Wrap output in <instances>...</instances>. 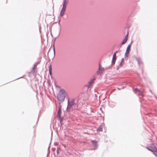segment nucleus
I'll return each instance as SVG.
<instances>
[{
  "mask_svg": "<svg viewBox=\"0 0 157 157\" xmlns=\"http://www.w3.org/2000/svg\"><path fill=\"white\" fill-rule=\"evenodd\" d=\"M36 65H35L33 68V70L35 71V70L36 69Z\"/></svg>",
  "mask_w": 157,
  "mask_h": 157,
  "instance_id": "nucleus-15",
  "label": "nucleus"
},
{
  "mask_svg": "<svg viewBox=\"0 0 157 157\" xmlns=\"http://www.w3.org/2000/svg\"><path fill=\"white\" fill-rule=\"evenodd\" d=\"M67 95V92L64 90L61 89L59 91L58 94L57 98L59 101V103L64 100Z\"/></svg>",
  "mask_w": 157,
  "mask_h": 157,
  "instance_id": "nucleus-1",
  "label": "nucleus"
},
{
  "mask_svg": "<svg viewBox=\"0 0 157 157\" xmlns=\"http://www.w3.org/2000/svg\"><path fill=\"white\" fill-rule=\"evenodd\" d=\"M128 33L127 34V35L125 36L124 40H123V41L122 42V44H124L127 41L128 39Z\"/></svg>",
  "mask_w": 157,
  "mask_h": 157,
  "instance_id": "nucleus-5",
  "label": "nucleus"
},
{
  "mask_svg": "<svg viewBox=\"0 0 157 157\" xmlns=\"http://www.w3.org/2000/svg\"><path fill=\"white\" fill-rule=\"evenodd\" d=\"M65 11V10L62 9L60 13V16L62 17L64 15Z\"/></svg>",
  "mask_w": 157,
  "mask_h": 157,
  "instance_id": "nucleus-10",
  "label": "nucleus"
},
{
  "mask_svg": "<svg viewBox=\"0 0 157 157\" xmlns=\"http://www.w3.org/2000/svg\"><path fill=\"white\" fill-rule=\"evenodd\" d=\"M117 52L114 53L113 56V58L112 60V63L114 64L116 60V53Z\"/></svg>",
  "mask_w": 157,
  "mask_h": 157,
  "instance_id": "nucleus-6",
  "label": "nucleus"
},
{
  "mask_svg": "<svg viewBox=\"0 0 157 157\" xmlns=\"http://www.w3.org/2000/svg\"><path fill=\"white\" fill-rule=\"evenodd\" d=\"M61 106H60L59 107V109L57 113V117L59 118H60L61 115Z\"/></svg>",
  "mask_w": 157,
  "mask_h": 157,
  "instance_id": "nucleus-4",
  "label": "nucleus"
},
{
  "mask_svg": "<svg viewBox=\"0 0 157 157\" xmlns=\"http://www.w3.org/2000/svg\"><path fill=\"white\" fill-rule=\"evenodd\" d=\"M136 59L138 62L139 64H140L142 63V62L141 61V59L140 58L136 57Z\"/></svg>",
  "mask_w": 157,
  "mask_h": 157,
  "instance_id": "nucleus-8",
  "label": "nucleus"
},
{
  "mask_svg": "<svg viewBox=\"0 0 157 157\" xmlns=\"http://www.w3.org/2000/svg\"><path fill=\"white\" fill-rule=\"evenodd\" d=\"M49 72L50 75H51L52 74V67L51 65H50L49 67Z\"/></svg>",
  "mask_w": 157,
  "mask_h": 157,
  "instance_id": "nucleus-12",
  "label": "nucleus"
},
{
  "mask_svg": "<svg viewBox=\"0 0 157 157\" xmlns=\"http://www.w3.org/2000/svg\"><path fill=\"white\" fill-rule=\"evenodd\" d=\"M103 69L104 68H101V67L100 65H99V71H102L103 70Z\"/></svg>",
  "mask_w": 157,
  "mask_h": 157,
  "instance_id": "nucleus-14",
  "label": "nucleus"
},
{
  "mask_svg": "<svg viewBox=\"0 0 157 157\" xmlns=\"http://www.w3.org/2000/svg\"><path fill=\"white\" fill-rule=\"evenodd\" d=\"M147 149L149 150L152 152L153 153L156 150V148L155 147H153L149 148Z\"/></svg>",
  "mask_w": 157,
  "mask_h": 157,
  "instance_id": "nucleus-7",
  "label": "nucleus"
},
{
  "mask_svg": "<svg viewBox=\"0 0 157 157\" xmlns=\"http://www.w3.org/2000/svg\"><path fill=\"white\" fill-rule=\"evenodd\" d=\"M74 104L75 103L74 102V101L73 100H72L71 101L69 102L68 103L67 107L68 108H70L72 107V106L73 105H74Z\"/></svg>",
  "mask_w": 157,
  "mask_h": 157,
  "instance_id": "nucleus-3",
  "label": "nucleus"
},
{
  "mask_svg": "<svg viewBox=\"0 0 157 157\" xmlns=\"http://www.w3.org/2000/svg\"><path fill=\"white\" fill-rule=\"evenodd\" d=\"M94 80H95V79H91L89 82L88 86H90L92 84V83H93L94 82Z\"/></svg>",
  "mask_w": 157,
  "mask_h": 157,
  "instance_id": "nucleus-11",
  "label": "nucleus"
},
{
  "mask_svg": "<svg viewBox=\"0 0 157 157\" xmlns=\"http://www.w3.org/2000/svg\"><path fill=\"white\" fill-rule=\"evenodd\" d=\"M67 3L66 2V0H64V2L63 5V7L62 8V9L66 10V6H67Z\"/></svg>",
  "mask_w": 157,
  "mask_h": 157,
  "instance_id": "nucleus-9",
  "label": "nucleus"
},
{
  "mask_svg": "<svg viewBox=\"0 0 157 157\" xmlns=\"http://www.w3.org/2000/svg\"><path fill=\"white\" fill-rule=\"evenodd\" d=\"M157 157V149L156 148V150L153 153Z\"/></svg>",
  "mask_w": 157,
  "mask_h": 157,
  "instance_id": "nucleus-13",
  "label": "nucleus"
},
{
  "mask_svg": "<svg viewBox=\"0 0 157 157\" xmlns=\"http://www.w3.org/2000/svg\"><path fill=\"white\" fill-rule=\"evenodd\" d=\"M130 47L131 45L130 44L128 46L127 48L126 52L125 54V57H127L128 56L130 50Z\"/></svg>",
  "mask_w": 157,
  "mask_h": 157,
  "instance_id": "nucleus-2",
  "label": "nucleus"
}]
</instances>
